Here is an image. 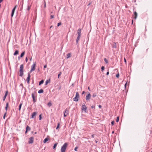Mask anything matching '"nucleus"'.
Instances as JSON below:
<instances>
[{
  "instance_id": "dca6fc26",
  "label": "nucleus",
  "mask_w": 152,
  "mask_h": 152,
  "mask_svg": "<svg viewBox=\"0 0 152 152\" xmlns=\"http://www.w3.org/2000/svg\"><path fill=\"white\" fill-rule=\"evenodd\" d=\"M49 140V139L48 137L46 138L43 141V142L44 143H46L47 141H48Z\"/></svg>"
},
{
  "instance_id": "423d86ee",
  "label": "nucleus",
  "mask_w": 152,
  "mask_h": 152,
  "mask_svg": "<svg viewBox=\"0 0 152 152\" xmlns=\"http://www.w3.org/2000/svg\"><path fill=\"white\" fill-rule=\"evenodd\" d=\"M34 138L33 137H31L29 138L28 143L29 144L33 143L34 142Z\"/></svg>"
},
{
  "instance_id": "de8ad7c7",
  "label": "nucleus",
  "mask_w": 152,
  "mask_h": 152,
  "mask_svg": "<svg viewBox=\"0 0 152 152\" xmlns=\"http://www.w3.org/2000/svg\"><path fill=\"white\" fill-rule=\"evenodd\" d=\"M46 7V3L45 2V4H44V7L45 8Z\"/></svg>"
},
{
  "instance_id": "052dcab7",
  "label": "nucleus",
  "mask_w": 152,
  "mask_h": 152,
  "mask_svg": "<svg viewBox=\"0 0 152 152\" xmlns=\"http://www.w3.org/2000/svg\"><path fill=\"white\" fill-rule=\"evenodd\" d=\"M95 142H96V143H97V142H98V141H97V140H95Z\"/></svg>"
},
{
  "instance_id": "6ab92c4d",
  "label": "nucleus",
  "mask_w": 152,
  "mask_h": 152,
  "mask_svg": "<svg viewBox=\"0 0 152 152\" xmlns=\"http://www.w3.org/2000/svg\"><path fill=\"white\" fill-rule=\"evenodd\" d=\"M50 82V79H49L47 80L45 82V85H46L48 83H49Z\"/></svg>"
},
{
  "instance_id": "4468645a",
  "label": "nucleus",
  "mask_w": 152,
  "mask_h": 152,
  "mask_svg": "<svg viewBox=\"0 0 152 152\" xmlns=\"http://www.w3.org/2000/svg\"><path fill=\"white\" fill-rule=\"evenodd\" d=\"M133 15L134 16V18L135 19H136L137 16V13L135 11L134 12Z\"/></svg>"
},
{
  "instance_id": "3c124183",
  "label": "nucleus",
  "mask_w": 152,
  "mask_h": 152,
  "mask_svg": "<svg viewBox=\"0 0 152 152\" xmlns=\"http://www.w3.org/2000/svg\"><path fill=\"white\" fill-rule=\"evenodd\" d=\"M47 67V65H45L44 66V68H46V67Z\"/></svg>"
},
{
  "instance_id": "603ef678",
  "label": "nucleus",
  "mask_w": 152,
  "mask_h": 152,
  "mask_svg": "<svg viewBox=\"0 0 152 152\" xmlns=\"http://www.w3.org/2000/svg\"><path fill=\"white\" fill-rule=\"evenodd\" d=\"M98 107L99 108H101L102 107V106L100 105H99L98 106Z\"/></svg>"
},
{
  "instance_id": "6e6d98bb",
  "label": "nucleus",
  "mask_w": 152,
  "mask_h": 152,
  "mask_svg": "<svg viewBox=\"0 0 152 152\" xmlns=\"http://www.w3.org/2000/svg\"><path fill=\"white\" fill-rule=\"evenodd\" d=\"M124 62L126 63V59L125 58H124Z\"/></svg>"
},
{
  "instance_id": "c85d7f7f",
  "label": "nucleus",
  "mask_w": 152,
  "mask_h": 152,
  "mask_svg": "<svg viewBox=\"0 0 152 152\" xmlns=\"http://www.w3.org/2000/svg\"><path fill=\"white\" fill-rule=\"evenodd\" d=\"M8 103H6V106L5 108V110H6V112L7 111V107L8 106Z\"/></svg>"
},
{
  "instance_id": "a878e982",
  "label": "nucleus",
  "mask_w": 152,
  "mask_h": 152,
  "mask_svg": "<svg viewBox=\"0 0 152 152\" xmlns=\"http://www.w3.org/2000/svg\"><path fill=\"white\" fill-rule=\"evenodd\" d=\"M71 56V54L70 53H68L67 54V57H66L67 58H69Z\"/></svg>"
},
{
  "instance_id": "f704fd0d",
  "label": "nucleus",
  "mask_w": 152,
  "mask_h": 152,
  "mask_svg": "<svg viewBox=\"0 0 152 152\" xmlns=\"http://www.w3.org/2000/svg\"><path fill=\"white\" fill-rule=\"evenodd\" d=\"M42 114H40L39 116V120H40L41 119H42Z\"/></svg>"
},
{
  "instance_id": "58836bf2",
  "label": "nucleus",
  "mask_w": 152,
  "mask_h": 152,
  "mask_svg": "<svg viewBox=\"0 0 152 152\" xmlns=\"http://www.w3.org/2000/svg\"><path fill=\"white\" fill-rule=\"evenodd\" d=\"M119 73H118V74H117L116 75V77H117V78H118L119 77Z\"/></svg>"
},
{
  "instance_id": "ea45409f",
  "label": "nucleus",
  "mask_w": 152,
  "mask_h": 152,
  "mask_svg": "<svg viewBox=\"0 0 152 152\" xmlns=\"http://www.w3.org/2000/svg\"><path fill=\"white\" fill-rule=\"evenodd\" d=\"M77 148L78 147L77 146L74 149V150L75 151H77Z\"/></svg>"
},
{
  "instance_id": "393cba45",
  "label": "nucleus",
  "mask_w": 152,
  "mask_h": 152,
  "mask_svg": "<svg viewBox=\"0 0 152 152\" xmlns=\"http://www.w3.org/2000/svg\"><path fill=\"white\" fill-rule=\"evenodd\" d=\"M112 47L113 48H116V45L115 43L114 42L113 44L112 45Z\"/></svg>"
},
{
  "instance_id": "6e6552de",
  "label": "nucleus",
  "mask_w": 152,
  "mask_h": 152,
  "mask_svg": "<svg viewBox=\"0 0 152 152\" xmlns=\"http://www.w3.org/2000/svg\"><path fill=\"white\" fill-rule=\"evenodd\" d=\"M69 113L68 110L67 108H66L64 111V117H66V116Z\"/></svg>"
},
{
  "instance_id": "f3484780",
  "label": "nucleus",
  "mask_w": 152,
  "mask_h": 152,
  "mask_svg": "<svg viewBox=\"0 0 152 152\" xmlns=\"http://www.w3.org/2000/svg\"><path fill=\"white\" fill-rule=\"evenodd\" d=\"M19 51L17 50H16L15 52L14 53V54H13V55L15 56V55H16L18 54L19 53Z\"/></svg>"
},
{
  "instance_id": "4d7b16f0",
  "label": "nucleus",
  "mask_w": 152,
  "mask_h": 152,
  "mask_svg": "<svg viewBox=\"0 0 152 152\" xmlns=\"http://www.w3.org/2000/svg\"><path fill=\"white\" fill-rule=\"evenodd\" d=\"M94 134H92L91 136V137L92 138H94Z\"/></svg>"
},
{
  "instance_id": "680f3d73",
  "label": "nucleus",
  "mask_w": 152,
  "mask_h": 152,
  "mask_svg": "<svg viewBox=\"0 0 152 152\" xmlns=\"http://www.w3.org/2000/svg\"><path fill=\"white\" fill-rule=\"evenodd\" d=\"M61 88V87H59V88H58V89L59 90H60Z\"/></svg>"
},
{
  "instance_id": "2f4dec72",
  "label": "nucleus",
  "mask_w": 152,
  "mask_h": 152,
  "mask_svg": "<svg viewBox=\"0 0 152 152\" xmlns=\"http://www.w3.org/2000/svg\"><path fill=\"white\" fill-rule=\"evenodd\" d=\"M60 125V124L59 123H58L57 125L56 128V129H57L58 128H59V126Z\"/></svg>"
},
{
  "instance_id": "09e8293b",
  "label": "nucleus",
  "mask_w": 152,
  "mask_h": 152,
  "mask_svg": "<svg viewBox=\"0 0 152 152\" xmlns=\"http://www.w3.org/2000/svg\"><path fill=\"white\" fill-rule=\"evenodd\" d=\"M85 92L84 91H83L82 92V94H85Z\"/></svg>"
},
{
  "instance_id": "20e7f679",
  "label": "nucleus",
  "mask_w": 152,
  "mask_h": 152,
  "mask_svg": "<svg viewBox=\"0 0 152 152\" xmlns=\"http://www.w3.org/2000/svg\"><path fill=\"white\" fill-rule=\"evenodd\" d=\"M35 94H36V93L34 92V93H33L31 94L32 97L33 99V102L34 103L37 101V99H35V98L37 97L36 96H35Z\"/></svg>"
},
{
  "instance_id": "ddd939ff",
  "label": "nucleus",
  "mask_w": 152,
  "mask_h": 152,
  "mask_svg": "<svg viewBox=\"0 0 152 152\" xmlns=\"http://www.w3.org/2000/svg\"><path fill=\"white\" fill-rule=\"evenodd\" d=\"M35 66L36 64L34 63L31 66V69H32V70H34L35 69Z\"/></svg>"
},
{
  "instance_id": "c03bdc74",
  "label": "nucleus",
  "mask_w": 152,
  "mask_h": 152,
  "mask_svg": "<svg viewBox=\"0 0 152 152\" xmlns=\"http://www.w3.org/2000/svg\"><path fill=\"white\" fill-rule=\"evenodd\" d=\"M25 61H26V62H27L28 61V58H27V57H26L25 58Z\"/></svg>"
},
{
  "instance_id": "8fccbe9b",
  "label": "nucleus",
  "mask_w": 152,
  "mask_h": 152,
  "mask_svg": "<svg viewBox=\"0 0 152 152\" xmlns=\"http://www.w3.org/2000/svg\"><path fill=\"white\" fill-rule=\"evenodd\" d=\"M20 58H21V57H20V56H19L18 57V60H20Z\"/></svg>"
},
{
  "instance_id": "7ed1b4c3",
  "label": "nucleus",
  "mask_w": 152,
  "mask_h": 152,
  "mask_svg": "<svg viewBox=\"0 0 152 152\" xmlns=\"http://www.w3.org/2000/svg\"><path fill=\"white\" fill-rule=\"evenodd\" d=\"M79 95L78 92H76L75 96L73 98V100L77 102L78 101V99L79 98Z\"/></svg>"
},
{
  "instance_id": "13d9d810",
  "label": "nucleus",
  "mask_w": 152,
  "mask_h": 152,
  "mask_svg": "<svg viewBox=\"0 0 152 152\" xmlns=\"http://www.w3.org/2000/svg\"><path fill=\"white\" fill-rule=\"evenodd\" d=\"M28 131H27V130H26V131H25V134H26L27 133V132H28Z\"/></svg>"
},
{
  "instance_id": "1a4fd4ad",
  "label": "nucleus",
  "mask_w": 152,
  "mask_h": 152,
  "mask_svg": "<svg viewBox=\"0 0 152 152\" xmlns=\"http://www.w3.org/2000/svg\"><path fill=\"white\" fill-rule=\"evenodd\" d=\"M16 7H17V5H15V7H14V8L12 10V13H11V16L12 17L14 15V13L15 12V10L16 8Z\"/></svg>"
},
{
  "instance_id": "5fc2aeb1",
  "label": "nucleus",
  "mask_w": 152,
  "mask_h": 152,
  "mask_svg": "<svg viewBox=\"0 0 152 152\" xmlns=\"http://www.w3.org/2000/svg\"><path fill=\"white\" fill-rule=\"evenodd\" d=\"M88 90L89 91H90V87H88Z\"/></svg>"
},
{
  "instance_id": "9d476101",
  "label": "nucleus",
  "mask_w": 152,
  "mask_h": 152,
  "mask_svg": "<svg viewBox=\"0 0 152 152\" xmlns=\"http://www.w3.org/2000/svg\"><path fill=\"white\" fill-rule=\"evenodd\" d=\"M28 76L27 78L26 81H27V83L29 84L30 78V73L29 72L28 73Z\"/></svg>"
},
{
  "instance_id": "f8f14e48",
  "label": "nucleus",
  "mask_w": 152,
  "mask_h": 152,
  "mask_svg": "<svg viewBox=\"0 0 152 152\" xmlns=\"http://www.w3.org/2000/svg\"><path fill=\"white\" fill-rule=\"evenodd\" d=\"M37 114V113L36 112H33L32 113V114L31 116V118H33L34 116H35Z\"/></svg>"
},
{
  "instance_id": "412c9836",
  "label": "nucleus",
  "mask_w": 152,
  "mask_h": 152,
  "mask_svg": "<svg viewBox=\"0 0 152 152\" xmlns=\"http://www.w3.org/2000/svg\"><path fill=\"white\" fill-rule=\"evenodd\" d=\"M26 130L28 131H29L31 130V128L29 126H27L26 128Z\"/></svg>"
},
{
  "instance_id": "c756f323",
  "label": "nucleus",
  "mask_w": 152,
  "mask_h": 152,
  "mask_svg": "<svg viewBox=\"0 0 152 152\" xmlns=\"http://www.w3.org/2000/svg\"><path fill=\"white\" fill-rule=\"evenodd\" d=\"M47 105L49 107H50L51 106L52 104L50 102H49L48 103Z\"/></svg>"
},
{
  "instance_id": "c9c22d12",
  "label": "nucleus",
  "mask_w": 152,
  "mask_h": 152,
  "mask_svg": "<svg viewBox=\"0 0 152 152\" xmlns=\"http://www.w3.org/2000/svg\"><path fill=\"white\" fill-rule=\"evenodd\" d=\"M6 114H7V112L6 111L5 113L4 114V115L3 117V118L4 119L5 118V116H6Z\"/></svg>"
},
{
  "instance_id": "5701e85b",
  "label": "nucleus",
  "mask_w": 152,
  "mask_h": 152,
  "mask_svg": "<svg viewBox=\"0 0 152 152\" xmlns=\"http://www.w3.org/2000/svg\"><path fill=\"white\" fill-rule=\"evenodd\" d=\"M25 53V51H24L21 54H20V57H22L24 56V55Z\"/></svg>"
},
{
  "instance_id": "72a5a7b5",
  "label": "nucleus",
  "mask_w": 152,
  "mask_h": 152,
  "mask_svg": "<svg viewBox=\"0 0 152 152\" xmlns=\"http://www.w3.org/2000/svg\"><path fill=\"white\" fill-rule=\"evenodd\" d=\"M104 69V66H102L101 68V71H103Z\"/></svg>"
},
{
  "instance_id": "f257e3e1",
  "label": "nucleus",
  "mask_w": 152,
  "mask_h": 152,
  "mask_svg": "<svg viewBox=\"0 0 152 152\" xmlns=\"http://www.w3.org/2000/svg\"><path fill=\"white\" fill-rule=\"evenodd\" d=\"M81 29L80 28L77 31V33L78 34V36L76 40V44H77L78 43L80 37L81 36Z\"/></svg>"
},
{
  "instance_id": "2eb2a0df",
  "label": "nucleus",
  "mask_w": 152,
  "mask_h": 152,
  "mask_svg": "<svg viewBox=\"0 0 152 152\" xmlns=\"http://www.w3.org/2000/svg\"><path fill=\"white\" fill-rule=\"evenodd\" d=\"M20 74L19 76L20 77H22L23 74V70H19Z\"/></svg>"
},
{
  "instance_id": "4be33fe9",
  "label": "nucleus",
  "mask_w": 152,
  "mask_h": 152,
  "mask_svg": "<svg viewBox=\"0 0 152 152\" xmlns=\"http://www.w3.org/2000/svg\"><path fill=\"white\" fill-rule=\"evenodd\" d=\"M44 90L42 89H41L38 91V93L39 94L42 93L43 92Z\"/></svg>"
},
{
  "instance_id": "e2e57ef3",
  "label": "nucleus",
  "mask_w": 152,
  "mask_h": 152,
  "mask_svg": "<svg viewBox=\"0 0 152 152\" xmlns=\"http://www.w3.org/2000/svg\"><path fill=\"white\" fill-rule=\"evenodd\" d=\"M3 0H0V3H1Z\"/></svg>"
},
{
  "instance_id": "a19ab883",
  "label": "nucleus",
  "mask_w": 152,
  "mask_h": 152,
  "mask_svg": "<svg viewBox=\"0 0 152 152\" xmlns=\"http://www.w3.org/2000/svg\"><path fill=\"white\" fill-rule=\"evenodd\" d=\"M61 22H59L57 24V26H59L61 25Z\"/></svg>"
},
{
  "instance_id": "a211bd4d",
  "label": "nucleus",
  "mask_w": 152,
  "mask_h": 152,
  "mask_svg": "<svg viewBox=\"0 0 152 152\" xmlns=\"http://www.w3.org/2000/svg\"><path fill=\"white\" fill-rule=\"evenodd\" d=\"M23 104V102H21L19 105V111H20V110H21V106H22V105Z\"/></svg>"
},
{
  "instance_id": "49530a36",
  "label": "nucleus",
  "mask_w": 152,
  "mask_h": 152,
  "mask_svg": "<svg viewBox=\"0 0 152 152\" xmlns=\"http://www.w3.org/2000/svg\"><path fill=\"white\" fill-rule=\"evenodd\" d=\"M61 73L60 72V73L58 75V78L59 77V76H60V75H61Z\"/></svg>"
},
{
  "instance_id": "9b49d317",
  "label": "nucleus",
  "mask_w": 152,
  "mask_h": 152,
  "mask_svg": "<svg viewBox=\"0 0 152 152\" xmlns=\"http://www.w3.org/2000/svg\"><path fill=\"white\" fill-rule=\"evenodd\" d=\"M8 91L7 90V91H6L5 95L3 97V101H4L5 100L6 97L8 94Z\"/></svg>"
},
{
  "instance_id": "e433bc0d",
  "label": "nucleus",
  "mask_w": 152,
  "mask_h": 152,
  "mask_svg": "<svg viewBox=\"0 0 152 152\" xmlns=\"http://www.w3.org/2000/svg\"><path fill=\"white\" fill-rule=\"evenodd\" d=\"M31 8V6H28V8H27V10L28 11H29Z\"/></svg>"
},
{
  "instance_id": "39448f33",
  "label": "nucleus",
  "mask_w": 152,
  "mask_h": 152,
  "mask_svg": "<svg viewBox=\"0 0 152 152\" xmlns=\"http://www.w3.org/2000/svg\"><path fill=\"white\" fill-rule=\"evenodd\" d=\"M87 107L85 104L84 103H83L82 104V107H81V110L82 111H84L85 112H86V111L87 110Z\"/></svg>"
},
{
  "instance_id": "473e14b6",
  "label": "nucleus",
  "mask_w": 152,
  "mask_h": 152,
  "mask_svg": "<svg viewBox=\"0 0 152 152\" xmlns=\"http://www.w3.org/2000/svg\"><path fill=\"white\" fill-rule=\"evenodd\" d=\"M119 116H118V117H117V118H116V122H118L119 121Z\"/></svg>"
},
{
  "instance_id": "bb28decb",
  "label": "nucleus",
  "mask_w": 152,
  "mask_h": 152,
  "mask_svg": "<svg viewBox=\"0 0 152 152\" xmlns=\"http://www.w3.org/2000/svg\"><path fill=\"white\" fill-rule=\"evenodd\" d=\"M57 145V143H56L55 144H54L53 146V148L54 149H55L56 147V146Z\"/></svg>"
},
{
  "instance_id": "864d4df0",
  "label": "nucleus",
  "mask_w": 152,
  "mask_h": 152,
  "mask_svg": "<svg viewBox=\"0 0 152 152\" xmlns=\"http://www.w3.org/2000/svg\"><path fill=\"white\" fill-rule=\"evenodd\" d=\"M91 4V2H90L88 4V6L90 5Z\"/></svg>"
},
{
  "instance_id": "cd10ccee",
  "label": "nucleus",
  "mask_w": 152,
  "mask_h": 152,
  "mask_svg": "<svg viewBox=\"0 0 152 152\" xmlns=\"http://www.w3.org/2000/svg\"><path fill=\"white\" fill-rule=\"evenodd\" d=\"M104 60L106 64H107L108 63V60L106 58H104Z\"/></svg>"
},
{
  "instance_id": "b1692460",
  "label": "nucleus",
  "mask_w": 152,
  "mask_h": 152,
  "mask_svg": "<svg viewBox=\"0 0 152 152\" xmlns=\"http://www.w3.org/2000/svg\"><path fill=\"white\" fill-rule=\"evenodd\" d=\"M23 64H21L20 65V67L19 70H23Z\"/></svg>"
},
{
  "instance_id": "69168bd1",
  "label": "nucleus",
  "mask_w": 152,
  "mask_h": 152,
  "mask_svg": "<svg viewBox=\"0 0 152 152\" xmlns=\"http://www.w3.org/2000/svg\"><path fill=\"white\" fill-rule=\"evenodd\" d=\"M126 84H127V83H125V85H124V86H125V87H126Z\"/></svg>"
},
{
  "instance_id": "338daca9",
  "label": "nucleus",
  "mask_w": 152,
  "mask_h": 152,
  "mask_svg": "<svg viewBox=\"0 0 152 152\" xmlns=\"http://www.w3.org/2000/svg\"><path fill=\"white\" fill-rule=\"evenodd\" d=\"M88 93H89V92H88V91L86 93H87V94H88Z\"/></svg>"
},
{
  "instance_id": "774afa93",
  "label": "nucleus",
  "mask_w": 152,
  "mask_h": 152,
  "mask_svg": "<svg viewBox=\"0 0 152 152\" xmlns=\"http://www.w3.org/2000/svg\"><path fill=\"white\" fill-rule=\"evenodd\" d=\"M114 131H113L112 132V134H113V133H114Z\"/></svg>"
},
{
  "instance_id": "bf43d9fd",
  "label": "nucleus",
  "mask_w": 152,
  "mask_h": 152,
  "mask_svg": "<svg viewBox=\"0 0 152 152\" xmlns=\"http://www.w3.org/2000/svg\"><path fill=\"white\" fill-rule=\"evenodd\" d=\"M53 26H51L50 27V28H51L52 27H53Z\"/></svg>"
},
{
  "instance_id": "4c0bfd02",
  "label": "nucleus",
  "mask_w": 152,
  "mask_h": 152,
  "mask_svg": "<svg viewBox=\"0 0 152 152\" xmlns=\"http://www.w3.org/2000/svg\"><path fill=\"white\" fill-rule=\"evenodd\" d=\"M54 17V15H51L50 16V18L51 19L53 18Z\"/></svg>"
},
{
  "instance_id": "0eeeda50",
  "label": "nucleus",
  "mask_w": 152,
  "mask_h": 152,
  "mask_svg": "<svg viewBox=\"0 0 152 152\" xmlns=\"http://www.w3.org/2000/svg\"><path fill=\"white\" fill-rule=\"evenodd\" d=\"M88 94L86 96V99L87 101H88L90 99L91 97V94L89 93H88Z\"/></svg>"
},
{
  "instance_id": "37998d69",
  "label": "nucleus",
  "mask_w": 152,
  "mask_h": 152,
  "mask_svg": "<svg viewBox=\"0 0 152 152\" xmlns=\"http://www.w3.org/2000/svg\"><path fill=\"white\" fill-rule=\"evenodd\" d=\"M91 107L92 108H94V109H95V106L93 105V106H91Z\"/></svg>"
},
{
  "instance_id": "0e129e2a",
  "label": "nucleus",
  "mask_w": 152,
  "mask_h": 152,
  "mask_svg": "<svg viewBox=\"0 0 152 152\" xmlns=\"http://www.w3.org/2000/svg\"><path fill=\"white\" fill-rule=\"evenodd\" d=\"M33 70H32V69H31L30 71V72H32V71H33Z\"/></svg>"
},
{
  "instance_id": "79ce46f5",
  "label": "nucleus",
  "mask_w": 152,
  "mask_h": 152,
  "mask_svg": "<svg viewBox=\"0 0 152 152\" xmlns=\"http://www.w3.org/2000/svg\"><path fill=\"white\" fill-rule=\"evenodd\" d=\"M114 121H112L111 122V125H113L114 124Z\"/></svg>"
},
{
  "instance_id": "f03ea898",
  "label": "nucleus",
  "mask_w": 152,
  "mask_h": 152,
  "mask_svg": "<svg viewBox=\"0 0 152 152\" xmlns=\"http://www.w3.org/2000/svg\"><path fill=\"white\" fill-rule=\"evenodd\" d=\"M67 145L68 143L67 142L65 143L61 147V152H65Z\"/></svg>"
},
{
  "instance_id": "7c9ffc66",
  "label": "nucleus",
  "mask_w": 152,
  "mask_h": 152,
  "mask_svg": "<svg viewBox=\"0 0 152 152\" xmlns=\"http://www.w3.org/2000/svg\"><path fill=\"white\" fill-rule=\"evenodd\" d=\"M97 95V94L96 93H94L92 95V96L94 97H95Z\"/></svg>"
},
{
  "instance_id": "a18cd8bd",
  "label": "nucleus",
  "mask_w": 152,
  "mask_h": 152,
  "mask_svg": "<svg viewBox=\"0 0 152 152\" xmlns=\"http://www.w3.org/2000/svg\"><path fill=\"white\" fill-rule=\"evenodd\" d=\"M109 74V71H108L107 72V73H106V75H108Z\"/></svg>"
},
{
  "instance_id": "aec40b11",
  "label": "nucleus",
  "mask_w": 152,
  "mask_h": 152,
  "mask_svg": "<svg viewBox=\"0 0 152 152\" xmlns=\"http://www.w3.org/2000/svg\"><path fill=\"white\" fill-rule=\"evenodd\" d=\"M44 80H42L40 81L39 82V85L40 86L42 84H43L44 83Z\"/></svg>"
}]
</instances>
